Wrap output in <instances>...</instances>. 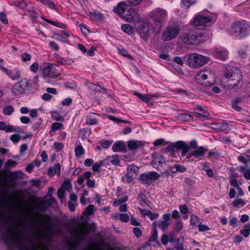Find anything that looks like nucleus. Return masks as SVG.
Instances as JSON below:
<instances>
[{
  "label": "nucleus",
  "instance_id": "34",
  "mask_svg": "<svg viewBox=\"0 0 250 250\" xmlns=\"http://www.w3.org/2000/svg\"><path fill=\"white\" fill-rule=\"evenodd\" d=\"M42 120L40 119H37L35 121L33 125V128L34 130L38 132L42 128Z\"/></svg>",
  "mask_w": 250,
  "mask_h": 250
},
{
  "label": "nucleus",
  "instance_id": "2",
  "mask_svg": "<svg viewBox=\"0 0 250 250\" xmlns=\"http://www.w3.org/2000/svg\"><path fill=\"white\" fill-rule=\"evenodd\" d=\"M183 42L187 44H198L206 39V34L199 30L193 29L184 33L181 36Z\"/></svg>",
  "mask_w": 250,
  "mask_h": 250
},
{
  "label": "nucleus",
  "instance_id": "56",
  "mask_svg": "<svg viewBox=\"0 0 250 250\" xmlns=\"http://www.w3.org/2000/svg\"><path fill=\"white\" fill-rule=\"evenodd\" d=\"M62 126V125L59 123H54L51 125V129L53 131H56L61 129Z\"/></svg>",
  "mask_w": 250,
  "mask_h": 250
},
{
  "label": "nucleus",
  "instance_id": "60",
  "mask_svg": "<svg viewBox=\"0 0 250 250\" xmlns=\"http://www.w3.org/2000/svg\"><path fill=\"white\" fill-rule=\"evenodd\" d=\"M49 45L51 49H53L55 51H58L59 49V45L53 41L49 42Z\"/></svg>",
  "mask_w": 250,
  "mask_h": 250
},
{
  "label": "nucleus",
  "instance_id": "62",
  "mask_svg": "<svg viewBox=\"0 0 250 250\" xmlns=\"http://www.w3.org/2000/svg\"><path fill=\"white\" fill-rule=\"evenodd\" d=\"M120 219L123 222H127L129 220V217L126 213H122L120 215Z\"/></svg>",
  "mask_w": 250,
  "mask_h": 250
},
{
  "label": "nucleus",
  "instance_id": "1",
  "mask_svg": "<svg viewBox=\"0 0 250 250\" xmlns=\"http://www.w3.org/2000/svg\"><path fill=\"white\" fill-rule=\"evenodd\" d=\"M23 223V220L19 218L16 226L8 228L5 236L7 244L19 250H48L51 241L50 236L40 229L32 230L27 236L20 228Z\"/></svg>",
  "mask_w": 250,
  "mask_h": 250
},
{
  "label": "nucleus",
  "instance_id": "53",
  "mask_svg": "<svg viewBox=\"0 0 250 250\" xmlns=\"http://www.w3.org/2000/svg\"><path fill=\"white\" fill-rule=\"evenodd\" d=\"M158 238V232L157 230L155 227L153 229L152 234L151 237L149 238V241L150 242H154Z\"/></svg>",
  "mask_w": 250,
  "mask_h": 250
},
{
  "label": "nucleus",
  "instance_id": "35",
  "mask_svg": "<svg viewBox=\"0 0 250 250\" xmlns=\"http://www.w3.org/2000/svg\"><path fill=\"white\" fill-rule=\"evenodd\" d=\"M240 233L245 237L249 236L250 233V223L245 225L243 229L240 230Z\"/></svg>",
  "mask_w": 250,
  "mask_h": 250
},
{
  "label": "nucleus",
  "instance_id": "45",
  "mask_svg": "<svg viewBox=\"0 0 250 250\" xmlns=\"http://www.w3.org/2000/svg\"><path fill=\"white\" fill-rule=\"evenodd\" d=\"M109 160L111 164L115 166H118L120 164V161L117 155H113L109 158Z\"/></svg>",
  "mask_w": 250,
  "mask_h": 250
},
{
  "label": "nucleus",
  "instance_id": "4",
  "mask_svg": "<svg viewBox=\"0 0 250 250\" xmlns=\"http://www.w3.org/2000/svg\"><path fill=\"white\" fill-rule=\"evenodd\" d=\"M1 201L5 204L4 208L6 209V211H1V206L0 204V226L6 222L11 221L13 219L12 211L14 210L17 212L14 203L13 201H9L5 197L1 198Z\"/></svg>",
  "mask_w": 250,
  "mask_h": 250
},
{
  "label": "nucleus",
  "instance_id": "26",
  "mask_svg": "<svg viewBox=\"0 0 250 250\" xmlns=\"http://www.w3.org/2000/svg\"><path fill=\"white\" fill-rule=\"evenodd\" d=\"M127 145L128 149L130 150L136 149L143 146V142L140 141H129Z\"/></svg>",
  "mask_w": 250,
  "mask_h": 250
},
{
  "label": "nucleus",
  "instance_id": "51",
  "mask_svg": "<svg viewBox=\"0 0 250 250\" xmlns=\"http://www.w3.org/2000/svg\"><path fill=\"white\" fill-rule=\"evenodd\" d=\"M183 6L188 8L191 5L194 3L195 1L193 0H181Z\"/></svg>",
  "mask_w": 250,
  "mask_h": 250
},
{
  "label": "nucleus",
  "instance_id": "43",
  "mask_svg": "<svg viewBox=\"0 0 250 250\" xmlns=\"http://www.w3.org/2000/svg\"><path fill=\"white\" fill-rule=\"evenodd\" d=\"M118 51L120 54H121L123 56L127 57L131 60H133V58L130 54H128V53L127 52L125 49L124 48H118Z\"/></svg>",
  "mask_w": 250,
  "mask_h": 250
},
{
  "label": "nucleus",
  "instance_id": "27",
  "mask_svg": "<svg viewBox=\"0 0 250 250\" xmlns=\"http://www.w3.org/2000/svg\"><path fill=\"white\" fill-rule=\"evenodd\" d=\"M56 59L57 62L62 65H71L74 62V61L71 59L64 58L59 55L56 56Z\"/></svg>",
  "mask_w": 250,
  "mask_h": 250
},
{
  "label": "nucleus",
  "instance_id": "12",
  "mask_svg": "<svg viewBox=\"0 0 250 250\" xmlns=\"http://www.w3.org/2000/svg\"><path fill=\"white\" fill-rule=\"evenodd\" d=\"M139 169V167L137 166L129 165L127 168V172L125 175L122 178V180L124 182L130 183L137 175Z\"/></svg>",
  "mask_w": 250,
  "mask_h": 250
},
{
  "label": "nucleus",
  "instance_id": "21",
  "mask_svg": "<svg viewBox=\"0 0 250 250\" xmlns=\"http://www.w3.org/2000/svg\"><path fill=\"white\" fill-rule=\"evenodd\" d=\"M150 30L149 25L147 23H143L138 28V32L143 38L147 37Z\"/></svg>",
  "mask_w": 250,
  "mask_h": 250
},
{
  "label": "nucleus",
  "instance_id": "42",
  "mask_svg": "<svg viewBox=\"0 0 250 250\" xmlns=\"http://www.w3.org/2000/svg\"><path fill=\"white\" fill-rule=\"evenodd\" d=\"M87 86L91 90L93 91L101 92V90H104V89H103L101 86L96 85L92 83H88Z\"/></svg>",
  "mask_w": 250,
  "mask_h": 250
},
{
  "label": "nucleus",
  "instance_id": "24",
  "mask_svg": "<svg viewBox=\"0 0 250 250\" xmlns=\"http://www.w3.org/2000/svg\"><path fill=\"white\" fill-rule=\"evenodd\" d=\"M18 130H16L14 129L13 126L11 125H7L4 122H0V130H4L7 133L12 132L13 131H19V130L21 128L18 127H17Z\"/></svg>",
  "mask_w": 250,
  "mask_h": 250
},
{
  "label": "nucleus",
  "instance_id": "18",
  "mask_svg": "<svg viewBox=\"0 0 250 250\" xmlns=\"http://www.w3.org/2000/svg\"><path fill=\"white\" fill-rule=\"evenodd\" d=\"M165 162V160L162 155L155 154L153 157L152 165L154 168L157 170L160 169L163 165Z\"/></svg>",
  "mask_w": 250,
  "mask_h": 250
},
{
  "label": "nucleus",
  "instance_id": "3",
  "mask_svg": "<svg viewBox=\"0 0 250 250\" xmlns=\"http://www.w3.org/2000/svg\"><path fill=\"white\" fill-rule=\"evenodd\" d=\"M250 31V26L245 21H237L231 27V35L238 39L246 37Z\"/></svg>",
  "mask_w": 250,
  "mask_h": 250
},
{
  "label": "nucleus",
  "instance_id": "63",
  "mask_svg": "<svg viewBox=\"0 0 250 250\" xmlns=\"http://www.w3.org/2000/svg\"><path fill=\"white\" fill-rule=\"evenodd\" d=\"M86 123L87 124L93 125L97 123V121L95 118H92L90 116H88L86 119Z\"/></svg>",
  "mask_w": 250,
  "mask_h": 250
},
{
  "label": "nucleus",
  "instance_id": "38",
  "mask_svg": "<svg viewBox=\"0 0 250 250\" xmlns=\"http://www.w3.org/2000/svg\"><path fill=\"white\" fill-rule=\"evenodd\" d=\"M14 112V108L11 105H6L3 109V113L5 115H10Z\"/></svg>",
  "mask_w": 250,
  "mask_h": 250
},
{
  "label": "nucleus",
  "instance_id": "33",
  "mask_svg": "<svg viewBox=\"0 0 250 250\" xmlns=\"http://www.w3.org/2000/svg\"><path fill=\"white\" fill-rule=\"evenodd\" d=\"M74 151L75 155L77 158H80L84 154L85 152L83 147L81 144L75 146Z\"/></svg>",
  "mask_w": 250,
  "mask_h": 250
},
{
  "label": "nucleus",
  "instance_id": "32",
  "mask_svg": "<svg viewBox=\"0 0 250 250\" xmlns=\"http://www.w3.org/2000/svg\"><path fill=\"white\" fill-rule=\"evenodd\" d=\"M155 17L156 19H158L162 21L163 19H165L167 15V11L163 9H157L155 11Z\"/></svg>",
  "mask_w": 250,
  "mask_h": 250
},
{
  "label": "nucleus",
  "instance_id": "9",
  "mask_svg": "<svg viewBox=\"0 0 250 250\" xmlns=\"http://www.w3.org/2000/svg\"><path fill=\"white\" fill-rule=\"evenodd\" d=\"M31 85L30 81L26 78L17 82L12 87V92L14 95L19 96L24 93L25 90Z\"/></svg>",
  "mask_w": 250,
  "mask_h": 250
},
{
  "label": "nucleus",
  "instance_id": "13",
  "mask_svg": "<svg viewBox=\"0 0 250 250\" xmlns=\"http://www.w3.org/2000/svg\"><path fill=\"white\" fill-rule=\"evenodd\" d=\"M88 232L87 226L85 224H80L78 225L73 231V235L75 238L78 240H81L83 239L84 235Z\"/></svg>",
  "mask_w": 250,
  "mask_h": 250
},
{
  "label": "nucleus",
  "instance_id": "48",
  "mask_svg": "<svg viewBox=\"0 0 250 250\" xmlns=\"http://www.w3.org/2000/svg\"><path fill=\"white\" fill-rule=\"evenodd\" d=\"M21 59L23 62L29 61L31 59V56L27 53H23L20 56Z\"/></svg>",
  "mask_w": 250,
  "mask_h": 250
},
{
  "label": "nucleus",
  "instance_id": "54",
  "mask_svg": "<svg viewBox=\"0 0 250 250\" xmlns=\"http://www.w3.org/2000/svg\"><path fill=\"white\" fill-rule=\"evenodd\" d=\"M245 201L242 199H236L232 203V205L234 207H237L239 205L243 206L245 205Z\"/></svg>",
  "mask_w": 250,
  "mask_h": 250
},
{
  "label": "nucleus",
  "instance_id": "57",
  "mask_svg": "<svg viewBox=\"0 0 250 250\" xmlns=\"http://www.w3.org/2000/svg\"><path fill=\"white\" fill-rule=\"evenodd\" d=\"M183 227V224L181 221H178L175 225L174 229L177 232L179 231Z\"/></svg>",
  "mask_w": 250,
  "mask_h": 250
},
{
  "label": "nucleus",
  "instance_id": "20",
  "mask_svg": "<svg viewBox=\"0 0 250 250\" xmlns=\"http://www.w3.org/2000/svg\"><path fill=\"white\" fill-rule=\"evenodd\" d=\"M134 94L137 96L140 99H141L143 102L148 103L150 101L152 100L153 98L154 97H158L159 94H142L140 93H138L137 92H134Z\"/></svg>",
  "mask_w": 250,
  "mask_h": 250
},
{
  "label": "nucleus",
  "instance_id": "23",
  "mask_svg": "<svg viewBox=\"0 0 250 250\" xmlns=\"http://www.w3.org/2000/svg\"><path fill=\"white\" fill-rule=\"evenodd\" d=\"M126 148V145L124 142L119 141L114 143L112 149L114 152H120L125 150Z\"/></svg>",
  "mask_w": 250,
  "mask_h": 250
},
{
  "label": "nucleus",
  "instance_id": "28",
  "mask_svg": "<svg viewBox=\"0 0 250 250\" xmlns=\"http://www.w3.org/2000/svg\"><path fill=\"white\" fill-rule=\"evenodd\" d=\"M151 26L155 32L159 33L162 27L161 20L155 18V19L154 20L153 22L151 23Z\"/></svg>",
  "mask_w": 250,
  "mask_h": 250
},
{
  "label": "nucleus",
  "instance_id": "17",
  "mask_svg": "<svg viewBox=\"0 0 250 250\" xmlns=\"http://www.w3.org/2000/svg\"><path fill=\"white\" fill-rule=\"evenodd\" d=\"M213 56L222 60H225L228 58L229 52L224 48H216L213 51Z\"/></svg>",
  "mask_w": 250,
  "mask_h": 250
},
{
  "label": "nucleus",
  "instance_id": "52",
  "mask_svg": "<svg viewBox=\"0 0 250 250\" xmlns=\"http://www.w3.org/2000/svg\"><path fill=\"white\" fill-rule=\"evenodd\" d=\"M0 20L4 24H7L8 23L7 16L3 12L0 13Z\"/></svg>",
  "mask_w": 250,
  "mask_h": 250
},
{
  "label": "nucleus",
  "instance_id": "36",
  "mask_svg": "<svg viewBox=\"0 0 250 250\" xmlns=\"http://www.w3.org/2000/svg\"><path fill=\"white\" fill-rule=\"evenodd\" d=\"M61 188H63L64 190L70 191L72 189V185L69 179H66L63 181Z\"/></svg>",
  "mask_w": 250,
  "mask_h": 250
},
{
  "label": "nucleus",
  "instance_id": "10",
  "mask_svg": "<svg viewBox=\"0 0 250 250\" xmlns=\"http://www.w3.org/2000/svg\"><path fill=\"white\" fill-rule=\"evenodd\" d=\"M212 76L211 71L206 70L199 72L195 76V81L199 84L208 86L211 84V82L209 80Z\"/></svg>",
  "mask_w": 250,
  "mask_h": 250
},
{
  "label": "nucleus",
  "instance_id": "44",
  "mask_svg": "<svg viewBox=\"0 0 250 250\" xmlns=\"http://www.w3.org/2000/svg\"><path fill=\"white\" fill-rule=\"evenodd\" d=\"M104 164V161H100L97 163H95L92 165V170L97 172L100 170V168Z\"/></svg>",
  "mask_w": 250,
  "mask_h": 250
},
{
  "label": "nucleus",
  "instance_id": "7",
  "mask_svg": "<svg viewBox=\"0 0 250 250\" xmlns=\"http://www.w3.org/2000/svg\"><path fill=\"white\" fill-rule=\"evenodd\" d=\"M208 61V57L197 53L189 54L187 59L188 65L192 68L201 67L207 63Z\"/></svg>",
  "mask_w": 250,
  "mask_h": 250
},
{
  "label": "nucleus",
  "instance_id": "5",
  "mask_svg": "<svg viewBox=\"0 0 250 250\" xmlns=\"http://www.w3.org/2000/svg\"><path fill=\"white\" fill-rule=\"evenodd\" d=\"M42 74L44 80L53 85L57 84L58 82L61 79L60 75L56 72V69L53 65L50 63L44 65Z\"/></svg>",
  "mask_w": 250,
  "mask_h": 250
},
{
  "label": "nucleus",
  "instance_id": "64",
  "mask_svg": "<svg viewBox=\"0 0 250 250\" xmlns=\"http://www.w3.org/2000/svg\"><path fill=\"white\" fill-rule=\"evenodd\" d=\"M39 68V64L37 62H34L32 63L30 66V69L31 71L34 73L37 72Z\"/></svg>",
  "mask_w": 250,
  "mask_h": 250
},
{
  "label": "nucleus",
  "instance_id": "39",
  "mask_svg": "<svg viewBox=\"0 0 250 250\" xmlns=\"http://www.w3.org/2000/svg\"><path fill=\"white\" fill-rule=\"evenodd\" d=\"M196 109L198 110L196 113L203 116L205 117H207L209 115V113L206 111L202 106H198Z\"/></svg>",
  "mask_w": 250,
  "mask_h": 250
},
{
  "label": "nucleus",
  "instance_id": "31",
  "mask_svg": "<svg viewBox=\"0 0 250 250\" xmlns=\"http://www.w3.org/2000/svg\"><path fill=\"white\" fill-rule=\"evenodd\" d=\"M169 224L170 223L169 222L164 221L162 220L159 221L158 222L155 221L153 223L155 227L158 226L163 230L167 229L168 227Z\"/></svg>",
  "mask_w": 250,
  "mask_h": 250
},
{
  "label": "nucleus",
  "instance_id": "14",
  "mask_svg": "<svg viewBox=\"0 0 250 250\" xmlns=\"http://www.w3.org/2000/svg\"><path fill=\"white\" fill-rule=\"evenodd\" d=\"M159 176V174L155 171L148 172L142 174L140 176V180L144 184H148L152 181L157 179Z\"/></svg>",
  "mask_w": 250,
  "mask_h": 250
},
{
  "label": "nucleus",
  "instance_id": "49",
  "mask_svg": "<svg viewBox=\"0 0 250 250\" xmlns=\"http://www.w3.org/2000/svg\"><path fill=\"white\" fill-rule=\"evenodd\" d=\"M112 142L108 140H101L100 144L104 148H108L111 145Z\"/></svg>",
  "mask_w": 250,
  "mask_h": 250
},
{
  "label": "nucleus",
  "instance_id": "11",
  "mask_svg": "<svg viewBox=\"0 0 250 250\" xmlns=\"http://www.w3.org/2000/svg\"><path fill=\"white\" fill-rule=\"evenodd\" d=\"M216 20L215 16L198 15L194 19L193 24L195 26H208L212 24Z\"/></svg>",
  "mask_w": 250,
  "mask_h": 250
},
{
  "label": "nucleus",
  "instance_id": "59",
  "mask_svg": "<svg viewBox=\"0 0 250 250\" xmlns=\"http://www.w3.org/2000/svg\"><path fill=\"white\" fill-rule=\"evenodd\" d=\"M186 144L183 141H178L173 144L175 148L182 149Z\"/></svg>",
  "mask_w": 250,
  "mask_h": 250
},
{
  "label": "nucleus",
  "instance_id": "16",
  "mask_svg": "<svg viewBox=\"0 0 250 250\" xmlns=\"http://www.w3.org/2000/svg\"><path fill=\"white\" fill-rule=\"evenodd\" d=\"M208 151V148L203 146H200L196 148L191 152L188 156H187V158L190 159H191L192 157H194L195 158H198L201 160Z\"/></svg>",
  "mask_w": 250,
  "mask_h": 250
},
{
  "label": "nucleus",
  "instance_id": "22",
  "mask_svg": "<svg viewBox=\"0 0 250 250\" xmlns=\"http://www.w3.org/2000/svg\"><path fill=\"white\" fill-rule=\"evenodd\" d=\"M130 15H126L125 17V21L127 22H131L133 21H136L139 19V16L136 10L134 9H131L130 10Z\"/></svg>",
  "mask_w": 250,
  "mask_h": 250
},
{
  "label": "nucleus",
  "instance_id": "47",
  "mask_svg": "<svg viewBox=\"0 0 250 250\" xmlns=\"http://www.w3.org/2000/svg\"><path fill=\"white\" fill-rule=\"evenodd\" d=\"M95 207L93 205H89L85 209V214L87 215H92L94 213Z\"/></svg>",
  "mask_w": 250,
  "mask_h": 250
},
{
  "label": "nucleus",
  "instance_id": "19",
  "mask_svg": "<svg viewBox=\"0 0 250 250\" xmlns=\"http://www.w3.org/2000/svg\"><path fill=\"white\" fill-rule=\"evenodd\" d=\"M127 9H129V6L123 2H121L114 9V11L122 18Z\"/></svg>",
  "mask_w": 250,
  "mask_h": 250
},
{
  "label": "nucleus",
  "instance_id": "8",
  "mask_svg": "<svg viewBox=\"0 0 250 250\" xmlns=\"http://www.w3.org/2000/svg\"><path fill=\"white\" fill-rule=\"evenodd\" d=\"M181 31L178 25H170L167 26L163 31L161 39L164 42H168L175 39Z\"/></svg>",
  "mask_w": 250,
  "mask_h": 250
},
{
  "label": "nucleus",
  "instance_id": "46",
  "mask_svg": "<svg viewBox=\"0 0 250 250\" xmlns=\"http://www.w3.org/2000/svg\"><path fill=\"white\" fill-rule=\"evenodd\" d=\"M17 164V162L12 160H8L4 164L5 167L6 169L10 168L15 167Z\"/></svg>",
  "mask_w": 250,
  "mask_h": 250
},
{
  "label": "nucleus",
  "instance_id": "37",
  "mask_svg": "<svg viewBox=\"0 0 250 250\" xmlns=\"http://www.w3.org/2000/svg\"><path fill=\"white\" fill-rule=\"evenodd\" d=\"M201 219L196 215L192 214L190 216V224L193 226H198L200 224Z\"/></svg>",
  "mask_w": 250,
  "mask_h": 250
},
{
  "label": "nucleus",
  "instance_id": "30",
  "mask_svg": "<svg viewBox=\"0 0 250 250\" xmlns=\"http://www.w3.org/2000/svg\"><path fill=\"white\" fill-rule=\"evenodd\" d=\"M232 127V125L226 123H220L216 124V129H218L220 131H225L229 130Z\"/></svg>",
  "mask_w": 250,
  "mask_h": 250
},
{
  "label": "nucleus",
  "instance_id": "40",
  "mask_svg": "<svg viewBox=\"0 0 250 250\" xmlns=\"http://www.w3.org/2000/svg\"><path fill=\"white\" fill-rule=\"evenodd\" d=\"M121 28L125 32L128 34H131L133 32L132 26L128 24L123 25Z\"/></svg>",
  "mask_w": 250,
  "mask_h": 250
},
{
  "label": "nucleus",
  "instance_id": "55",
  "mask_svg": "<svg viewBox=\"0 0 250 250\" xmlns=\"http://www.w3.org/2000/svg\"><path fill=\"white\" fill-rule=\"evenodd\" d=\"M52 118L55 121H60L62 119V117L58 112H53L52 113Z\"/></svg>",
  "mask_w": 250,
  "mask_h": 250
},
{
  "label": "nucleus",
  "instance_id": "25",
  "mask_svg": "<svg viewBox=\"0 0 250 250\" xmlns=\"http://www.w3.org/2000/svg\"><path fill=\"white\" fill-rule=\"evenodd\" d=\"M48 175L49 176H54L57 174L59 176L61 174V166L59 164H57L53 167H50L47 171Z\"/></svg>",
  "mask_w": 250,
  "mask_h": 250
},
{
  "label": "nucleus",
  "instance_id": "50",
  "mask_svg": "<svg viewBox=\"0 0 250 250\" xmlns=\"http://www.w3.org/2000/svg\"><path fill=\"white\" fill-rule=\"evenodd\" d=\"M21 136L18 134H13L10 137V140L14 143H17L21 140Z\"/></svg>",
  "mask_w": 250,
  "mask_h": 250
},
{
  "label": "nucleus",
  "instance_id": "6",
  "mask_svg": "<svg viewBox=\"0 0 250 250\" xmlns=\"http://www.w3.org/2000/svg\"><path fill=\"white\" fill-rule=\"evenodd\" d=\"M242 75L239 69H234L227 71L224 74V79L229 82L228 86L232 88L237 87L242 84Z\"/></svg>",
  "mask_w": 250,
  "mask_h": 250
},
{
  "label": "nucleus",
  "instance_id": "58",
  "mask_svg": "<svg viewBox=\"0 0 250 250\" xmlns=\"http://www.w3.org/2000/svg\"><path fill=\"white\" fill-rule=\"evenodd\" d=\"M174 167L176 169V171L179 172H184L186 170V167L183 166L179 164H177L174 166Z\"/></svg>",
  "mask_w": 250,
  "mask_h": 250
},
{
  "label": "nucleus",
  "instance_id": "15",
  "mask_svg": "<svg viewBox=\"0 0 250 250\" xmlns=\"http://www.w3.org/2000/svg\"><path fill=\"white\" fill-rule=\"evenodd\" d=\"M0 69L4 72L12 81H16L20 79L21 72L18 69H15L13 71L2 65L0 66Z\"/></svg>",
  "mask_w": 250,
  "mask_h": 250
},
{
  "label": "nucleus",
  "instance_id": "61",
  "mask_svg": "<svg viewBox=\"0 0 250 250\" xmlns=\"http://www.w3.org/2000/svg\"><path fill=\"white\" fill-rule=\"evenodd\" d=\"M164 144L166 145L167 143L165 142V141L163 138L157 139L153 142V145L155 146H158Z\"/></svg>",
  "mask_w": 250,
  "mask_h": 250
},
{
  "label": "nucleus",
  "instance_id": "41",
  "mask_svg": "<svg viewBox=\"0 0 250 250\" xmlns=\"http://www.w3.org/2000/svg\"><path fill=\"white\" fill-rule=\"evenodd\" d=\"M237 174H234L230 177V180H229L230 185L232 187L236 188L239 186L238 182H237Z\"/></svg>",
  "mask_w": 250,
  "mask_h": 250
},
{
  "label": "nucleus",
  "instance_id": "29",
  "mask_svg": "<svg viewBox=\"0 0 250 250\" xmlns=\"http://www.w3.org/2000/svg\"><path fill=\"white\" fill-rule=\"evenodd\" d=\"M176 118L181 122H187L193 119L192 116L188 113L179 114Z\"/></svg>",
  "mask_w": 250,
  "mask_h": 250
}]
</instances>
